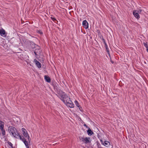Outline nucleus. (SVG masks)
Returning <instances> with one entry per match:
<instances>
[{"instance_id":"nucleus-1","label":"nucleus","mask_w":148,"mask_h":148,"mask_svg":"<svg viewBox=\"0 0 148 148\" xmlns=\"http://www.w3.org/2000/svg\"><path fill=\"white\" fill-rule=\"evenodd\" d=\"M60 99L67 106L71 108L74 107V105L72 101L71 100L70 98L64 93H63V94L60 95Z\"/></svg>"},{"instance_id":"nucleus-2","label":"nucleus","mask_w":148,"mask_h":148,"mask_svg":"<svg viewBox=\"0 0 148 148\" xmlns=\"http://www.w3.org/2000/svg\"><path fill=\"white\" fill-rule=\"evenodd\" d=\"M8 130L10 133H11L14 137L18 138L19 136L20 135L15 127L13 126H9Z\"/></svg>"},{"instance_id":"nucleus-3","label":"nucleus","mask_w":148,"mask_h":148,"mask_svg":"<svg viewBox=\"0 0 148 148\" xmlns=\"http://www.w3.org/2000/svg\"><path fill=\"white\" fill-rule=\"evenodd\" d=\"M33 49L34 52L36 57L40 55L42 51L39 46L35 45Z\"/></svg>"},{"instance_id":"nucleus-4","label":"nucleus","mask_w":148,"mask_h":148,"mask_svg":"<svg viewBox=\"0 0 148 148\" xmlns=\"http://www.w3.org/2000/svg\"><path fill=\"white\" fill-rule=\"evenodd\" d=\"M79 138L80 141H81L86 144L90 143V141L89 140L90 138L87 137L84 138V137L79 136Z\"/></svg>"},{"instance_id":"nucleus-5","label":"nucleus","mask_w":148,"mask_h":148,"mask_svg":"<svg viewBox=\"0 0 148 148\" xmlns=\"http://www.w3.org/2000/svg\"><path fill=\"white\" fill-rule=\"evenodd\" d=\"M22 131L23 132V134L25 138H27L29 142V138L30 137L27 133V131L24 128H22Z\"/></svg>"},{"instance_id":"nucleus-6","label":"nucleus","mask_w":148,"mask_h":148,"mask_svg":"<svg viewBox=\"0 0 148 148\" xmlns=\"http://www.w3.org/2000/svg\"><path fill=\"white\" fill-rule=\"evenodd\" d=\"M141 12V11H140L139 12V11H136V10H134L133 11V13L134 16L138 19L140 18L139 15L138 14V13Z\"/></svg>"},{"instance_id":"nucleus-7","label":"nucleus","mask_w":148,"mask_h":148,"mask_svg":"<svg viewBox=\"0 0 148 148\" xmlns=\"http://www.w3.org/2000/svg\"><path fill=\"white\" fill-rule=\"evenodd\" d=\"M82 25L84 28L86 29L88 28V24L86 20H85L83 21Z\"/></svg>"},{"instance_id":"nucleus-8","label":"nucleus","mask_w":148,"mask_h":148,"mask_svg":"<svg viewBox=\"0 0 148 148\" xmlns=\"http://www.w3.org/2000/svg\"><path fill=\"white\" fill-rule=\"evenodd\" d=\"M100 141L103 145L106 147H108L110 145V143L109 142L104 141L103 142L101 139Z\"/></svg>"},{"instance_id":"nucleus-9","label":"nucleus","mask_w":148,"mask_h":148,"mask_svg":"<svg viewBox=\"0 0 148 148\" xmlns=\"http://www.w3.org/2000/svg\"><path fill=\"white\" fill-rule=\"evenodd\" d=\"M34 62H35V64H36V66L38 68H41V64L39 61H37L36 59H35L34 60Z\"/></svg>"},{"instance_id":"nucleus-10","label":"nucleus","mask_w":148,"mask_h":148,"mask_svg":"<svg viewBox=\"0 0 148 148\" xmlns=\"http://www.w3.org/2000/svg\"><path fill=\"white\" fill-rule=\"evenodd\" d=\"M87 133L89 136H91L94 133L91 129L88 128V130L87 131Z\"/></svg>"},{"instance_id":"nucleus-11","label":"nucleus","mask_w":148,"mask_h":148,"mask_svg":"<svg viewBox=\"0 0 148 148\" xmlns=\"http://www.w3.org/2000/svg\"><path fill=\"white\" fill-rule=\"evenodd\" d=\"M6 34L5 31L3 29L0 30V35L2 36L5 35Z\"/></svg>"},{"instance_id":"nucleus-12","label":"nucleus","mask_w":148,"mask_h":148,"mask_svg":"<svg viewBox=\"0 0 148 148\" xmlns=\"http://www.w3.org/2000/svg\"><path fill=\"white\" fill-rule=\"evenodd\" d=\"M44 78L45 81L47 82H51V79L49 76L45 75L44 76Z\"/></svg>"},{"instance_id":"nucleus-13","label":"nucleus","mask_w":148,"mask_h":148,"mask_svg":"<svg viewBox=\"0 0 148 148\" xmlns=\"http://www.w3.org/2000/svg\"><path fill=\"white\" fill-rule=\"evenodd\" d=\"M76 105L79 108L80 111H81V109H82V107L79 104V103L77 101L75 100V102Z\"/></svg>"},{"instance_id":"nucleus-14","label":"nucleus","mask_w":148,"mask_h":148,"mask_svg":"<svg viewBox=\"0 0 148 148\" xmlns=\"http://www.w3.org/2000/svg\"><path fill=\"white\" fill-rule=\"evenodd\" d=\"M95 144L96 145V146L95 148H100L101 147V145L98 141H97L95 143Z\"/></svg>"},{"instance_id":"nucleus-15","label":"nucleus","mask_w":148,"mask_h":148,"mask_svg":"<svg viewBox=\"0 0 148 148\" xmlns=\"http://www.w3.org/2000/svg\"><path fill=\"white\" fill-rule=\"evenodd\" d=\"M19 138L23 142L24 144L25 143L26 140L24 138L23 136H22V137L20 135V136H19L18 138Z\"/></svg>"},{"instance_id":"nucleus-16","label":"nucleus","mask_w":148,"mask_h":148,"mask_svg":"<svg viewBox=\"0 0 148 148\" xmlns=\"http://www.w3.org/2000/svg\"><path fill=\"white\" fill-rule=\"evenodd\" d=\"M105 45V47L106 49V51L107 52V53H108V54L110 56V54L109 53V48L108 47V46L107 44H106V45Z\"/></svg>"},{"instance_id":"nucleus-17","label":"nucleus","mask_w":148,"mask_h":148,"mask_svg":"<svg viewBox=\"0 0 148 148\" xmlns=\"http://www.w3.org/2000/svg\"><path fill=\"white\" fill-rule=\"evenodd\" d=\"M53 86L54 87V89L58 91V88L56 84H53Z\"/></svg>"},{"instance_id":"nucleus-18","label":"nucleus","mask_w":148,"mask_h":148,"mask_svg":"<svg viewBox=\"0 0 148 148\" xmlns=\"http://www.w3.org/2000/svg\"><path fill=\"white\" fill-rule=\"evenodd\" d=\"M1 134L2 136H4L5 135V130L3 129V130H1Z\"/></svg>"},{"instance_id":"nucleus-19","label":"nucleus","mask_w":148,"mask_h":148,"mask_svg":"<svg viewBox=\"0 0 148 148\" xmlns=\"http://www.w3.org/2000/svg\"><path fill=\"white\" fill-rule=\"evenodd\" d=\"M147 42H144L143 43V44L144 45V46L146 48V49H147L148 48V45L147 44Z\"/></svg>"},{"instance_id":"nucleus-20","label":"nucleus","mask_w":148,"mask_h":148,"mask_svg":"<svg viewBox=\"0 0 148 148\" xmlns=\"http://www.w3.org/2000/svg\"><path fill=\"white\" fill-rule=\"evenodd\" d=\"M51 20L53 21L55 23H56V22H55L56 21L57 22H58V21L56 20V19L54 18H53V17H51Z\"/></svg>"},{"instance_id":"nucleus-21","label":"nucleus","mask_w":148,"mask_h":148,"mask_svg":"<svg viewBox=\"0 0 148 148\" xmlns=\"http://www.w3.org/2000/svg\"><path fill=\"white\" fill-rule=\"evenodd\" d=\"M102 40L103 42L104 43L105 45H106V44H107L106 42H105V40L104 39L103 36H102Z\"/></svg>"},{"instance_id":"nucleus-22","label":"nucleus","mask_w":148,"mask_h":148,"mask_svg":"<svg viewBox=\"0 0 148 148\" xmlns=\"http://www.w3.org/2000/svg\"><path fill=\"white\" fill-rule=\"evenodd\" d=\"M4 127V125H0V130H3Z\"/></svg>"},{"instance_id":"nucleus-23","label":"nucleus","mask_w":148,"mask_h":148,"mask_svg":"<svg viewBox=\"0 0 148 148\" xmlns=\"http://www.w3.org/2000/svg\"><path fill=\"white\" fill-rule=\"evenodd\" d=\"M8 143L9 144V145L11 147H12V144L10 142H8Z\"/></svg>"},{"instance_id":"nucleus-24","label":"nucleus","mask_w":148,"mask_h":148,"mask_svg":"<svg viewBox=\"0 0 148 148\" xmlns=\"http://www.w3.org/2000/svg\"><path fill=\"white\" fill-rule=\"evenodd\" d=\"M25 145L26 146H27L28 145V141L26 140L25 141Z\"/></svg>"},{"instance_id":"nucleus-25","label":"nucleus","mask_w":148,"mask_h":148,"mask_svg":"<svg viewBox=\"0 0 148 148\" xmlns=\"http://www.w3.org/2000/svg\"><path fill=\"white\" fill-rule=\"evenodd\" d=\"M84 126H85L88 129V128H89V127L87 125H86V124H84Z\"/></svg>"},{"instance_id":"nucleus-26","label":"nucleus","mask_w":148,"mask_h":148,"mask_svg":"<svg viewBox=\"0 0 148 148\" xmlns=\"http://www.w3.org/2000/svg\"><path fill=\"white\" fill-rule=\"evenodd\" d=\"M4 123L2 121H0V124L1 125H4Z\"/></svg>"},{"instance_id":"nucleus-27","label":"nucleus","mask_w":148,"mask_h":148,"mask_svg":"<svg viewBox=\"0 0 148 148\" xmlns=\"http://www.w3.org/2000/svg\"><path fill=\"white\" fill-rule=\"evenodd\" d=\"M98 137L99 139H100V140H101V136H100V135H98Z\"/></svg>"},{"instance_id":"nucleus-28","label":"nucleus","mask_w":148,"mask_h":148,"mask_svg":"<svg viewBox=\"0 0 148 148\" xmlns=\"http://www.w3.org/2000/svg\"><path fill=\"white\" fill-rule=\"evenodd\" d=\"M39 32L40 34H42V32L41 31H39Z\"/></svg>"},{"instance_id":"nucleus-29","label":"nucleus","mask_w":148,"mask_h":148,"mask_svg":"<svg viewBox=\"0 0 148 148\" xmlns=\"http://www.w3.org/2000/svg\"><path fill=\"white\" fill-rule=\"evenodd\" d=\"M26 147H27V148H29V145H28L27 146H26Z\"/></svg>"}]
</instances>
